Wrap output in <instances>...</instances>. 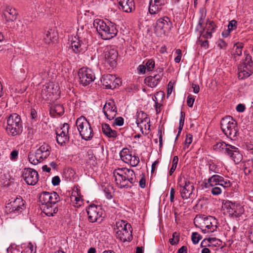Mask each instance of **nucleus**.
Masks as SVG:
<instances>
[{
  "instance_id": "9",
  "label": "nucleus",
  "mask_w": 253,
  "mask_h": 253,
  "mask_svg": "<svg viewBox=\"0 0 253 253\" xmlns=\"http://www.w3.org/2000/svg\"><path fill=\"white\" fill-rule=\"evenodd\" d=\"M6 205V211L9 213L19 214L26 209L25 201L21 196L11 198Z\"/></svg>"
},
{
  "instance_id": "54",
  "label": "nucleus",
  "mask_w": 253,
  "mask_h": 253,
  "mask_svg": "<svg viewBox=\"0 0 253 253\" xmlns=\"http://www.w3.org/2000/svg\"><path fill=\"white\" fill-rule=\"evenodd\" d=\"M52 184L54 186H57L60 184V179L58 176H55L52 179Z\"/></svg>"
},
{
  "instance_id": "26",
  "label": "nucleus",
  "mask_w": 253,
  "mask_h": 253,
  "mask_svg": "<svg viewBox=\"0 0 253 253\" xmlns=\"http://www.w3.org/2000/svg\"><path fill=\"white\" fill-rule=\"evenodd\" d=\"M162 79V75L155 74L146 77L144 82L146 85L150 87H155Z\"/></svg>"
},
{
  "instance_id": "56",
  "label": "nucleus",
  "mask_w": 253,
  "mask_h": 253,
  "mask_svg": "<svg viewBox=\"0 0 253 253\" xmlns=\"http://www.w3.org/2000/svg\"><path fill=\"white\" fill-rule=\"evenodd\" d=\"M217 46L220 48H224L227 46L226 43L223 40H219L217 42Z\"/></svg>"
},
{
  "instance_id": "13",
  "label": "nucleus",
  "mask_w": 253,
  "mask_h": 253,
  "mask_svg": "<svg viewBox=\"0 0 253 253\" xmlns=\"http://www.w3.org/2000/svg\"><path fill=\"white\" fill-rule=\"evenodd\" d=\"M86 212L89 222L93 223L102 220L103 211L99 207L94 204L90 205L86 209Z\"/></svg>"
},
{
  "instance_id": "35",
  "label": "nucleus",
  "mask_w": 253,
  "mask_h": 253,
  "mask_svg": "<svg viewBox=\"0 0 253 253\" xmlns=\"http://www.w3.org/2000/svg\"><path fill=\"white\" fill-rule=\"evenodd\" d=\"M51 96L50 85L49 84L43 85L41 91V96L42 99L45 100H48Z\"/></svg>"
},
{
  "instance_id": "7",
  "label": "nucleus",
  "mask_w": 253,
  "mask_h": 253,
  "mask_svg": "<svg viewBox=\"0 0 253 253\" xmlns=\"http://www.w3.org/2000/svg\"><path fill=\"white\" fill-rule=\"evenodd\" d=\"M76 125L82 138L86 140H90L94 135L93 129L90 123L84 116L78 118Z\"/></svg>"
},
{
  "instance_id": "32",
  "label": "nucleus",
  "mask_w": 253,
  "mask_h": 253,
  "mask_svg": "<svg viewBox=\"0 0 253 253\" xmlns=\"http://www.w3.org/2000/svg\"><path fill=\"white\" fill-rule=\"evenodd\" d=\"M64 113V108L61 104H55L50 108V114L53 116H62Z\"/></svg>"
},
{
  "instance_id": "19",
  "label": "nucleus",
  "mask_w": 253,
  "mask_h": 253,
  "mask_svg": "<svg viewBox=\"0 0 253 253\" xmlns=\"http://www.w3.org/2000/svg\"><path fill=\"white\" fill-rule=\"evenodd\" d=\"M172 27V24L170 19L167 16H164L159 19L156 22V28L157 30L162 31L165 34L169 32Z\"/></svg>"
},
{
  "instance_id": "55",
  "label": "nucleus",
  "mask_w": 253,
  "mask_h": 253,
  "mask_svg": "<svg viewBox=\"0 0 253 253\" xmlns=\"http://www.w3.org/2000/svg\"><path fill=\"white\" fill-rule=\"evenodd\" d=\"M199 42H201L200 44L202 47H204L205 49H207L209 48V42L207 40L202 41L200 39V38L199 39Z\"/></svg>"
},
{
  "instance_id": "57",
  "label": "nucleus",
  "mask_w": 253,
  "mask_h": 253,
  "mask_svg": "<svg viewBox=\"0 0 253 253\" xmlns=\"http://www.w3.org/2000/svg\"><path fill=\"white\" fill-rule=\"evenodd\" d=\"M159 135V147L160 148L162 147L163 146V136L162 133V130L160 129L158 130Z\"/></svg>"
},
{
  "instance_id": "1",
  "label": "nucleus",
  "mask_w": 253,
  "mask_h": 253,
  "mask_svg": "<svg viewBox=\"0 0 253 253\" xmlns=\"http://www.w3.org/2000/svg\"><path fill=\"white\" fill-rule=\"evenodd\" d=\"M113 174L116 184L120 188H130L137 182L135 172L131 169L119 168L114 170Z\"/></svg>"
},
{
  "instance_id": "4",
  "label": "nucleus",
  "mask_w": 253,
  "mask_h": 253,
  "mask_svg": "<svg viewBox=\"0 0 253 253\" xmlns=\"http://www.w3.org/2000/svg\"><path fill=\"white\" fill-rule=\"evenodd\" d=\"M116 231V236L121 241H130L132 239V227L130 224L124 220L116 222L114 228Z\"/></svg>"
},
{
  "instance_id": "10",
  "label": "nucleus",
  "mask_w": 253,
  "mask_h": 253,
  "mask_svg": "<svg viewBox=\"0 0 253 253\" xmlns=\"http://www.w3.org/2000/svg\"><path fill=\"white\" fill-rule=\"evenodd\" d=\"M48 192H42L39 196V201L41 204L42 211L48 216H53L58 211L57 207H49Z\"/></svg>"
},
{
  "instance_id": "62",
  "label": "nucleus",
  "mask_w": 253,
  "mask_h": 253,
  "mask_svg": "<svg viewBox=\"0 0 253 253\" xmlns=\"http://www.w3.org/2000/svg\"><path fill=\"white\" fill-rule=\"evenodd\" d=\"M28 137H31L35 133V130L32 127H28Z\"/></svg>"
},
{
  "instance_id": "17",
  "label": "nucleus",
  "mask_w": 253,
  "mask_h": 253,
  "mask_svg": "<svg viewBox=\"0 0 253 253\" xmlns=\"http://www.w3.org/2000/svg\"><path fill=\"white\" fill-rule=\"evenodd\" d=\"M122 160L132 167H136L139 163V158L135 155L132 156L127 148H124L120 153Z\"/></svg>"
},
{
  "instance_id": "50",
  "label": "nucleus",
  "mask_w": 253,
  "mask_h": 253,
  "mask_svg": "<svg viewBox=\"0 0 253 253\" xmlns=\"http://www.w3.org/2000/svg\"><path fill=\"white\" fill-rule=\"evenodd\" d=\"M18 155V151L17 150H13L10 155V159L12 161H15L17 159Z\"/></svg>"
},
{
  "instance_id": "38",
  "label": "nucleus",
  "mask_w": 253,
  "mask_h": 253,
  "mask_svg": "<svg viewBox=\"0 0 253 253\" xmlns=\"http://www.w3.org/2000/svg\"><path fill=\"white\" fill-rule=\"evenodd\" d=\"M216 27L214 23L212 21H208L206 23V30L212 33L214 32V30Z\"/></svg>"
},
{
  "instance_id": "36",
  "label": "nucleus",
  "mask_w": 253,
  "mask_h": 253,
  "mask_svg": "<svg viewBox=\"0 0 253 253\" xmlns=\"http://www.w3.org/2000/svg\"><path fill=\"white\" fill-rule=\"evenodd\" d=\"M243 47V46L241 43H236L234 44L231 52V55L235 60L237 56H239L242 55Z\"/></svg>"
},
{
  "instance_id": "64",
  "label": "nucleus",
  "mask_w": 253,
  "mask_h": 253,
  "mask_svg": "<svg viewBox=\"0 0 253 253\" xmlns=\"http://www.w3.org/2000/svg\"><path fill=\"white\" fill-rule=\"evenodd\" d=\"M146 68V67L145 65H139L138 66V70L139 73L144 74L145 73Z\"/></svg>"
},
{
  "instance_id": "43",
  "label": "nucleus",
  "mask_w": 253,
  "mask_h": 253,
  "mask_svg": "<svg viewBox=\"0 0 253 253\" xmlns=\"http://www.w3.org/2000/svg\"><path fill=\"white\" fill-rule=\"evenodd\" d=\"M192 241L194 244L198 243L200 240L202 239V236L197 232H194L191 236Z\"/></svg>"
},
{
  "instance_id": "41",
  "label": "nucleus",
  "mask_w": 253,
  "mask_h": 253,
  "mask_svg": "<svg viewBox=\"0 0 253 253\" xmlns=\"http://www.w3.org/2000/svg\"><path fill=\"white\" fill-rule=\"evenodd\" d=\"M215 241H216V239L215 238L205 239L201 242V245L202 247L210 246V244L212 242H214Z\"/></svg>"
},
{
  "instance_id": "30",
  "label": "nucleus",
  "mask_w": 253,
  "mask_h": 253,
  "mask_svg": "<svg viewBox=\"0 0 253 253\" xmlns=\"http://www.w3.org/2000/svg\"><path fill=\"white\" fill-rule=\"evenodd\" d=\"M223 179V177L218 175H213L208 179V182L206 183V187L209 186L213 187L217 185H219L221 180Z\"/></svg>"
},
{
  "instance_id": "21",
  "label": "nucleus",
  "mask_w": 253,
  "mask_h": 253,
  "mask_svg": "<svg viewBox=\"0 0 253 253\" xmlns=\"http://www.w3.org/2000/svg\"><path fill=\"white\" fill-rule=\"evenodd\" d=\"M185 184L182 186L179 184L181 187L180 193L181 197L183 199H188V198H193L192 194L194 189L193 183L189 181H185Z\"/></svg>"
},
{
  "instance_id": "47",
  "label": "nucleus",
  "mask_w": 253,
  "mask_h": 253,
  "mask_svg": "<svg viewBox=\"0 0 253 253\" xmlns=\"http://www.w3.org/2000/svg\"><path fill=\"white\" fill-rule=\"evenodd\" d=\"M205 29H204L203 31L201 32L200 36L206 39H211L212 37V33L207 30L205 32Z\"/></svg>"
},
{
  "instance_id": "37",
  "label": "nucleus",
  "mask_w": 253,
  "mask_h": 253,
  "mask_svg": "<svg viewBox=\"0 0 253 253\" xmlns=\"http://www.w3.org/2000/svg\"><path fill=\"white\" fill-rule=\"evenodd\" d=\"M87 163H89L90 165L95 166L97 165L96 158L95 156L94 155V154L92 150H88V151L87 152Z\"/></svg>"
},
{
  "instance_id": "51",
  "label": "nucleus",
  "mask_w": 253,
  "mask_h": 253,
  "mask_svg": "<svg viewBox=\"0 0 253 253\" xmlns=\"http://www.w3.org/2000/svg\"><path fill=\"white\" fill-rule=\"evenodd\" d=\"M124 124V119L121 117H119L115 119L114 125L118 126H122Z\"/></svg>"
},
{
  "instance_id": "3",
  "label": "nucleus",
  "mask_w": 253,
  "mask_h": 253,
  "mask_svg": "<svg viewBox=\"0 0 253 253\" xmlns=\"http://www.w3.org/2000/svg\"><path fill=\"white\" fill-rule=\"evenodd\" d=\"M221 128L224 134L232 140L237 139L239 129L237 122L230 116L223 118L220 122Z\"/></svg>"
},
{
  "instance_id": "61",
  "label": "nucleus",
  "mask_w": 253,
  "mask_h": 253,
  "mask_svg": "<svg viewBox=\"0 0 253 253\" xmlns=\"http://www.w3.org/2000/svg\"><path fill=\"white\" fill-rule=\"evenodd\" d=\"M245 110V106L242 104H239L236 107V110L239 112H243Z\"/></svg>"
},
{
  "instance_id": "49",
  "label": "nucleus",
  "mask_w": 253,
  "mask_h": 253,
  "mask_svg": "<svg viewBox=\"0 0 253 253\" xmlns=\"http://www.w3.org/2000/svg\"><path fill=\"white\" fill-rule=\"evenodd\" d=\"M44 41L46 43H50L51 42H53L51 39V33L49 31H47L45 34V36L44 37Z\"/></svg>"
},
{
  "instance_id": "42",
  "label": "nucleus",
  "mask_w": 253,
  "mask_h": 253,
  "mask_svg": "<svg viewBox=\"0 0 253 253\" xmlns=\"http://www.w3.org/2000/svg\"><path fill=\"white\" fill-rule=\"evenodd\" d=\"M145 66L148 71H152L155 67V61L152 59H149L147 61Z\"/></svg>"
},
{
  "instance_id": "46",
  "label": "nucleus",
  "mask_w": 253,
  "mask_h": 253,
  "mask_svg": "<svg viewBox=\"0 0 253 253\" xmlns=\"http://www.w3.org/2000/svg\"><path fill=\"white\" fill-rule=\"evenodd\" d=\"M219 185H220L224 188H228L231 186V183L229 180L224 179L223 177V179L221 180Z\"/></svg>"
},
{
  "instance_id": "25",
  "label": "nucleus",
  "mask_w": 253,
  "mask_h": 253,
  "mask_svg": "<svg viewBox=\"0 0 253 253\" xmlns=\"http://www.w3.org/2000/svg\"><path fill=\"white\" fill-rule=\"evenodd\" d=\"M217 221L215 217L210 216L204 218L203 220V225L205 228L210 230V232H213L216 230Z\"/></svg>"
},
{
  "instance_id": "53",
  "label": "nucleus",
  "mask_w": 253,
  "mask_h": 253,
  "mask_svg": "<svg viewBox=\"0 0 253 253\" xmlns=\"http://www.w3.org/2000/svg\"><path fill=\"white\" fill-rule=\"evenodd\" d=\"M195 101V98L191 96V95L188 96L187 104L189 107H192Z\"/></svg>"
},
{
  "instance_id": "24",
  "label": "nucleus",
  "mask_w": 253,
  "mask_h": 253,
  "mask_svg": "<svg viewBox=\"0 0 253 253\" xmlns=\"http://www.w3.org/2000/svg\"><path fill=\"white\" fill-rule=\"evenodd\" d=\"M119 5V8L123 11L129 13L132 11L135 8L133 0H117Z\"/></svg>"
},
{
  "instance_id": "22",
  "label": "nucleus",
  "mask_w": 253,
  "mask_h": 253,
  "mask_svg": "<svg viewBox=\"0 0 253 253\" xmlns=\"http://www.w3.org/2000/svg\"><path fill=\"white\" fill-rule=\"evenodd\" d=\"M168 3V0H151L149 11L151 14L158 13Z\"/></svg>"
},
{
  "instance_id": "14",
  "label": "nucleus",
  "mask_w": 253,
  "mask_h": 253,
  "mask_svg": "<svg viewBox=\"0 0 253 253\" xmlns=\"http://www.w3.org/2000/svg\"><path fill=\"white\" fill-rule=\"evenodd\" d=\"M22 177L29 185H36L39 180V174L38 172L31 168H25L22 171Z\"/></svg>"
},
{
  "instance_id": "60",
  "label": "nucleus",
  "mask_w": 253,
  "mask_h": 253,
  "mask_svg": "<svg viewBox=\"0 0 253 253\" xmlns=\"http://www.w3.org/2000/svg\"><path fill=\"white\" fill-rule=\"evenodd\" d=\"M104 192L105 193V196L107 199H111L112 198L113 196L112 195L111 192L108 189L105 188L104 189Z\"/></svg>"
},
{
  "instance_id": "40",
  "label": "nucleus",
  "mask_w": 253,
  "mask_h": 253,
  "mask_svg": "<svg viewBox=\"0 0 253 253\" xmlns=\"http://www.w3.org/2000/svg\"><path fill=\"white\" fill-rule=\"evenodd\" d=\"M179 241V236L177 232H175L172 234V238L169 239V242L172 245H176Z\"/></svg>"
},
{
  "instance_id": "8",
  "label": "nucleus",
  "mask_w": 253,
  "mask_h": 253,
  "mask_svg": "<svg viewBox=\"0 0 253 253\" xmlns=\"http://www.w3.org/2000/svg\"><path fill=\"white\" fill-rule=\"evenodd\" d=\"M238 78L240 79H244L250 76L253 72V62L252 57L248 54L243 63L238 66Z\"/></svg>"
},
{
  "instance_id": "63",
  "label": "nucleus",
  "mask_w": 253,
  "mask_h": 253,
  "mask_svg": "<svg viewBox=\"0 0 253 253\" xmlns=\"http://www.w3.org/2000/svg\"><path fill=\"white\" fill-rule=\"evenodd\" d=\"M177 253H187V248L186 246H183L177 251Z\"/></svg>"
},
{
  "instance_id": "31",
  "label": "nucleus",
  "mask_w": 253,
  "mask_h": 253,
  "mask_svg": "<svg viewBox=\"0 0 253 253\" xmlns=\"http://www.w3.org/2000/svg\"><path fill=\"white\" fill-rule=\"evenodd\" d=\"M107 105H105L103 107V112L105 115L106 117L109 120L114 119L117 114L116 108H108Z\"/></svg>"
},
{
  "instance_id": "28",
  "label": "nucleus",
  "mask_w": 253,
  "mask_h": 253,
  "mask_svg": "<svg viewBox=\"0 0 253 253\" xmlns=\"http://www.w3.org/2000/svg\"><path fill=\"white\" fill-rule=\"evenodd\" d=\"M50 147L47 144H43L36 151L39 154V156L43 161L46 159L50 155Z\"/></svg>"
},
{
  "instance_id": "34",
  "label": "nucleus",
  "mask_w": 253,
  "mask_h": 253,
  "mask_svg": "<svg viewBox=\"0 0 253 253\" xmlns=\"http://www.w3.org/2000/svg\"><path fill=\"white\" fill-rule=\"evenodd\" d=\"M48 197L49 201L48 204L49 207H57L55 204L60 201V197L55 192H49Z\"/></svg>"
},
{
  "instance_id": "16",
  "label": "nucleus",
  "mask_w": 253,
  "mask_h": 253,
  "mask_svg": "<svg viewBox=\"0 0 253 253\" xmlns=\"http://www.w3.org/2000/svg\"><path fill=\"white\" fill-rule=\"evenodd\" d=\"M69 125L67 123H65L63 124L62 127L57 130L56 131L57 142L61 146L65 145L69 142Z\"/></svg>"
},
{
  "instance_id": "58",
  "label": "nucleus",
  "mask_w": 253,
  "mask_h": 253,
  "mask_svg": "<svg viewBox=\"0 0 253 253\" xmlns=\"http://www.w3.org/2000/svg\"><path fill=\"white\" fill-rule=\"evenodd\" d=\"M27 248H28L30 251V253H36V248H34L33 244L31 242H29L27 246Z\"/></svg>"
},
{
  "instance_id": "44",
  "label": "nucleus",
  "mask_w": 253,
  "mask_h": 253,
  "mask_svg": "<svg viewBox=\"0 0 253 253\" xmlns=\"http://www.w3.org/2000/svg\"><path fill=\"white\" fill-rule=\"evenodd\" d=\"M193 136L191 134H188L186 135V139L185 140V145L184 146V149H185L189 147V144H190L192 142Z\"/></svg>"
},
{
  "instance_id": "45",
  "label": "nucleus",
  "mask_w": 253,
  "mask_h": 253,
  "mask_svg": "<svg viewBox=\"0 0 253 253\" xmlns=\"http://www.w3.org/2000/svg\"><path fill=\"white\" fill-rule=\"evenodd\" d=\"M228 28L229 33L231 31L236 29L237 28V21L235 20L230 21L228 25Z\"/></svg>"
},
{
  "instance_id": "52",
  "label": "nucleus",
  "mask_w": 253,
  "mask_h": 253,
  "mask_svg": "<svg viewBox=\"0 0 253 253\" xmlns=\"http://www.w3.org/2000/svg\"><path fill=\"white\" fill-rule=\"evenodd\" d=\"M211 193L214 195H218L221 192V190L219 187H213L211 190Z\"/></svg>"
},
{
  "instance_id": "48",
  "label": "nucleus",
  "mask_w": 253,
  "mask_h": 253,
  "mask_svg": "<svg viewBox=\"0 0 253 253\" xmlns=\"http://www.w3.org/2000/svg\"><path fill=\"white\" fill-rule=\"evenodd\" d=\"M175 53L177 55V56L174 58V61L176 63L180 62L182 56V52L180 49H177L175 50Z\"/></svg>"
},
{
  "instance_id": "12",
  "label": "nucleus",
  "mask_w": 253,
  "mask_h": 253,
  "mask_svg": "<svg viewBox=\"0 0 253 253\" xmlns=\"http://www.w3.org/2000/svg\"><path fill=\"white\" fill-rule=\"evenodd\" d=\"M224 208L226 209L229 216L238 217L244 212L243 207L239 204L226 201L224 204Z\"/></svg>"
},
{
  "instance_id": "20",
  "label": "nucleus",
  "mask_w": 253,
  "mask_h": 253,
  "mask_svg": "<svg viewBox=\"0 0 253 253\" xmlns=\"http://www.w3.org/2000/svg\"><path fill=\"white\" fill-rule=\"evenodd\" d=\"M118 54L117 50L114 48L111 47H107L105 48V59L111 67L116 66Z\"/></svg>"
},
{
  "instance_id": "15",
  "label": "nucleus",
  "mask_w": 253,
  "mask_h": 253,
  "mask_svg": "<svg viewBox=\"0 0 253 253\" xmlns=\"http://www.w3.org/2000/svg\"><path fill=\"white\" fill-rule=\"evenodd\" d=\"M78 75L80 83L84 86L89 84L95 78L92 71L86 68H82L79 71Z\"/></svg>"
},
{
  "instance_id": "59",
  "label": "nucleus",
  "mask_w": 253,
  "mask_h": 253,
  "mask_svg": "<svg viewBox=\"0 0 253 253\" xmlns=\"http://www.w3.org/2000/svg\"><path fill=\"white\" fill-rule=\"evenodd\" d=\"M139 186L142 188H144L145 187L146 179L144 176L142 177L140 180H139Z\"/></svg>"
},
{
  "instance_id": "11",
  "label": "nucleus",
  "mask_w": 253,
  "mask_h": 253,
  "mask_svg": "<svg viewBox=\"0 0 253 253\" xmlns=\"http://www.w3.org/2000/svg\"><path fill=\"white\" fill-rule=\"evenodd\" d=\"M86 35L84 38L79 37L77 39L75 37L76 40L71 42V46L74 53L78 54L86 50L88 46V35L87 33Z\"/></svg>"
},
{
  "instance_id": "23",
  "label": "nucleus",
  "mask_w": 253,
  "mask_h": 253,
  "mask_svg": "<svg viewBox=\"0 0 253 253\" xmlns=\"http://www.w3.org/2000/svg\"><path fill=\"white\" fill-rule=\"evenodd\" d=\"M18 13L16 10L13 7L8 6L7 7L3 12V16L5 19L6 22L8 26H10L12 28L10 23H12L17 19V15ZM12 28H14L13 26Z\"/></svg>"
},
{
  "instance_id": "5",
  "label": "nucleus",
  "mask_w": 253,
  "mask_h": 253,
  "mask_svg": "<svg viewBox=\"0 0 253 253\" xmlns=\"http://www.w3.org/2000/svg\"><path fill=\"white\" fill-rule=\"evenodd\" d=\"M214 150L221 149L224 153L229 156L236 164H239L243 159L242 155L240 153L239 149L231 145L226 144L224 142H219L213 146Z\"/></svg>"
},
{
  "instance_id": "29",
  "label": "nucleus",
  "mask_w": 253,
  "mask_h": 253,
  "mask_svg": "<svg viewBox=\"0 0 253 253\" xmlns=\"http://www.w3.org/2000/svg\"><path fill=\"white\" fill-rule=\"evenodd\" d=\"M136 123L137 126L141 129H142V126H141V124L143 123H146L148 125L149 128L150 127V125L149 124L150 123V120L147 117V114L143 111H140L138 113Z\"/></svg>"
},
{
  "instance_id": "6",
  "label": "nucleus",
  "mask_w": 253,
  "mask_h": 253,
  "mask_svg": "<svg viewBox=\"0 0 253 253\" xmlns=\"http://www.w3.org/2000/svg\"><path fill=\"white\" fill-rule=\"evenodd\" d=\"M6 130L13 136L22 133L23 131L22 122L19 115L16 113H13L7 118Z\"/></svg>"
},
{
  "instance_id": "27",
  "label": "nucleus",
  "mask_w": 253,
  "mask_h": 253,
  "mask_svg": "<svg viewBox=\"0 0 253 253\" xmlns=\"http://www.w3.org/2000/svg\"><path fill=\"white\" fill-rule=\"evenodd\" d=\"M102 131L104 135L110 138H116L118 136L117 131L112 129L107 124L102 125Z\"/></svg>"
},
{
  "instance_id": "33",
  "label": "nucleus",
  "mask_w": 253,
  "mask_h": 253,
  "mask_svg": "<svg viewBox=\"0 0 253 253\" xmlns=\"http://www.w3.org/2000/svg\"><path fill=\"white\" fill-rule=\"evenodd\" d=\"M28 159L29 161L34 165L42 161L37 151L35 152H30L28 155Z\"/></svg>"
},
{
  "instance_id": "39",
  "label": "nucleus",
  "mask_w": 253,
  "mask_h": 253,
  "mask_svg": "<svg viewBox=\"0 0 253 253\" xmlns=\"http://www.w3.org/2000/svg\"><path fill=\"white\" fill-rule=\"evenodd\" d=\"M178 161V156H174L172 160V167L169 171V175H171L172 174V173H173V172L174 171V170H175L177 165Z\"/></svg>"
},
{
  "instance_id": "2",
  "label": "nucleus",
  "mask_w": 253,
  "mask_h": 253,
  "mask_svg": "<svg viewBox=\"0 0 253 253\" xmlns=\"http://www.w3.org/2000/svg\"><path fill=\"white\" fill-rule=\"evenodd\" d=\"M94 26L99 35L103 40H110L115 37L118 33L116 24L108 21L104 22L101 20H96L93 23Z\"/></svg>"
},
{
  "instance_id": "18",
  "label": "nucleus",
  "mask_w": 253,
  "mask_h": 253,
  "mask_svg": "<svg viewBox=\"0 0 253 253\" xmlns=\"http://www.w3.org/2000/svg\"><path fill=\"white\" fill-rule=\"evenodd\" d=\"M101 82L106 88L113 89L119 85L120 80L112 75L106 74L101 77Z\"/></svg>"
}]
</instances>
